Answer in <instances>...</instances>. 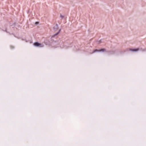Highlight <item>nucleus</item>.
<instances>
[{
  "label": "nucleus",
  "mask_w": 146,
  "mask_h": 146,
  "mask_svg": "<svg viewBox=\"0 0 146 146\" xmlns=\"http://www.w3.org/2000/svg\"><path fill=\"white\" fill-rule=\"evenodd\" d=\"M139 50V48H135V49H130V50L131 51H134V52H136V51H137L138 50ZM140 50H141V51H145L146 50V49H143L142 48H141L140 49Z\"/></svg>",
  "instance_id": "f257e3e1"
},
{
  "label": "nucleus",
  "mask_w": 146,
  "mask_h": 146,
  "mask_svg": "<svg viewBox=\"0 0 146 146\" xmlns=\"http://www.w3.org/2000/svg\"><path fill=\"white\" fill-rule=\"evenodd\" d=\"M106 50L104 48L100 50H97L96 49H94L93 50V52H100L105 51Z\"/></svg>",
  "instance_id": "f03ea898"
},
{
  "label": "nucleus",
  "mask_w": 146,
  "mask_h": 146,
  "mask_svg": "<svg viewBox=\"0 0 146 146\" xmlns=\"http://www.w3.org/2000/svg\"><path fill=\"white\" fill-rule=\"evenodd\" d=\"M34 45L35 46H40L41 47H43V46H42V44L38 42H35L34 44Z\"/></svg>",
  "instance_id": "7ed1b4c3"
},
{
  "label": "nucleus",
  "mask_w": 146,
  "mask_h": 146,
  "mask_svg": "<svg viewBox=\"0 0 146 146\" xmlns=\"http://www.w3.org/2000/svg\"><path fill=\"white\" fill-rule=\"evenodd\" d=\"M58 26L57 24H56L54 27V30H56L58 29Z\"/></svg>",
  "instance_id": "20e7f679"
},
{
  "label": "nucleus",
  "mask_w": 146,
  "mask_h": 146,
  "mask_svg": "<svg viewBox=\"0 0 146 146\" xmlns=\"http://www.w3.org/2000/svg\"><path fill=\"white\" fill-rule=\"evenodd\" d=\"M60 31V29L59 30V31H58L54 35L56 36V35H58Z\"/></svg>",
  "instance_id": "39448f33"
},
{
  "label": "nucleus",
  "mask_w": 146,
  "mask_h": 146,
  "mask_svg": "<svg viewBox=\"0 0 146 146\" xmlns=\"http://www.w3.org/2000/svg\"><path fill=\"white\" fill-rule=\"evenodd\" d=\"M60 17L62 18L63 19L64 17V16L60 14Z\"/></svg>",
  "instance_id": "423d86ee"
},
{
  "label": "nucleus",
  "mask_w": 146,
  "mask_h": 146,
  "mask_svg": "<svg viewBox=\"0 0 146 146\" xmlns=\"http://www.w3.org/2000/svg\"><path fill=\"white\" fill-rule=\"evenodd\" d=\"M102 42V40H100L98 42V43L99 44L100 43H101V42Z\"/></svg>",
  "instance_id": "0eeeda50"
},
{
  "label": "nucleus",
  "mask_w": 146,
  "mask_h": 146,
  "mask_svg": "<svg viewBox=\"0 0 146 146\" xmlns=\"http://www.w3.org/2000/svg\"><path fill=\"white\" fill-rule=\"evenodd\" d=\"M39 23V22H36L35 23V24L36 25H38V24Z\"/></svg>",
  "instance_id": "6e6552de"
},
{
  "label": "nucleus",
  "mask_w": 146,
  "mask_h": 146,
  "mask_svg": "<svg viewBox=\"0 0 146 146\" xmlns=\"http://www.w3.org/2000/svg\"><path fill=\"white\" fill-rule=\"evenodd\" d=\"M10 47H11V49H13V48H14V46H10Z\"/></svg>",
  "instance_id": "1a4fd4ad"
}]
</instances>
